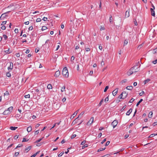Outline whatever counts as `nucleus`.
Listing matches in <instances>:
<instances>
[{"instance_id":"1","label":"nucleus","mask_w":157,"mask_h":157,"mask_svg":"<svg viewBox=\"0 0 157 157\" xmlns=\"http://www.w3.org/2000/svg\"><path fill=\"white\" fill-rule=\"evenodd\" d=\"M135 67L136 66H134L133 67L131 68L129 70V71L127 72V75H130L132 74L133 73L136 72L140 70V69H138V68H137L135 70V71H133V70Z\"/></svg>"},{"instance_id":"2","label":"nucleus","mask_w":157,"mask_h":157,"mask_svg":"<svg viewBox=\"0 0 157 157\" xmlns=\"http://www.w3.org/2000/svg\"><path fill=\"white\" fill-rule=\"evenodd\" d=\"M62 75L65 77L68 78V72L67 68V67H64L62 71Z\"/></svg>"},{"instance_id":"3","label":"nucleus","mask_w":157,"mask_h":157,"mask_svg":"<svg viewBox=\"0 0 157 157\" xmlns=\"http://www.w3.org/2000/svg\"><path fill=\"white\" fill-rule=\"evenodd\" d=\"M13 109V107L11 106L8 108L7 110H5L3 113V114L4 115H7L10 114L11 112Z\"/></svg>"},{"instance_id":"4","label":"nucleus","mask_w":157,"mask_h":157,"mask_svg":"<svg viewBox=\"0 0 157 157\" xmlns=\"http://www.w3.org/2000/svg\"><path fill=\"white\" fill-rule=\"evenodd\" d=\"M84 112H82L78 116V117H77L76 119H75L74 121L72 122L73 123H74V124H75V123H76V121L77 119L79 120L80 119L82 116L84 114Z\"/></svg>"},{"instance_id":"5","label":"nucleus","mask_w":157,"mask_h":157,"mask_svg":"<svg viewBox=\"0 0 157 157\" xmlns=\"http://www.w3.org/2000/svg\"><path fill=\"white\" fill-rule=\"evenodd\" d=\"M10 12V11H8L6 13H4L2 14L0 17V19L1 20H3L4 18L7 16V15L6 14L9 13Z\"/></svg>"},{"instance_id":"6","label":"nucleus","mask_w":157,"mask_h":157,"mask_svg":"<svg viewBox=\"0 0 157 157\" xmlns=\"http://www.w3.org/2000/svg\"><path fill=\"white\" fill-rule=\"evenodd\" d=\"M118 122L117 120H115L112 123L111 125L113 126V128H114L117 125Z\"/></svg>"},{"instance_id":"7","label":"nucleus","mask_w":157,"mask_h":157,"mask_svg":"<svg viewBox=\"0 0 157 157\" xmlns=\"http://www.w3.org/2000/svg\"><path fill=\"white\" fill-rule=\"evenodd\" d=\"M13 63L12 62H10V65L8 67V70L9 71H10L13 69Z\"/></svg>"},{"instance_id":"8","label":"nucleus","mask_w":157,"mask_h":157,"mask_svg":"<svg viewBox=\"0 0 157 157\" xmlns=\"http://www.w3.org/2000/svg\"><path fill=\"white\" fill-rule=\"evenodd\" d=\"M130 11V9L129 8L126 11L125 15V18H127L129 16Z\"/></svg>"},{"instance_id":"9","label":"nucleus","mask_w":157,"mask_h":157,"mask_svg":"<svg viewBox=\"0 0 157 157\" xmlns=\"http://www.w3.org/2000/svg\"><path fill=\"white\" fill-rule=\"evenodd\" d=\"M94 117H91L90 119V120L88 122L87 124L88 125H90L93 123L94 121Z\"/></svg>"},{"instance_id":"10","label":"nucleus","mask_w":157,"mask_h":157,"mask_svg":"<svg viewBox=\"0 0 157 157\" xmlns=\"http://www.w3.org/2000/svg\"><path fill=\"white\" fill-rule=\"evenodd\" d=\"M118 91V88H117L115 89L112 92V94L114 96H115L117 93Z\"/></svg>"},{"instance_id":"11","label":"nucleus","mask_w":157,"mask_h":157,"mask_svg":"<svg viewBox=\"0 0 157 157\" xmlns=\"http://www.w3.org/2000/svg\"><path fill=\"white\" fill-rule=\"evenodd\" d=\"M150 10L151 11V15L155 17V13L154 11V9L151 8L150 9Z\"/></svg>"},{"instance_id":"12","label":"nucleus","mask_w":157,"mask_h":157,"mask_svg":"<svg viewBox=\"0 0 157 157\" xmlns=\"http://www.w3.org/2000/svg\"><path fill=\"white\" fill-rule=\"evenodd\" d=\"M60 75V71L59 70H58L56 71L55 74V76L56 77H58L59 75Z\"/></svg>"},{"instance_id":"13","label":"nucleus","mask_w":157,"mask_h":157,"mask_svg":"<svg viewBox=\"0 0 157 157\" xmlns=\"http://www.w3.org/2000/svg\"><path fill=\"white\" fill-rule=\"evenodd\" d=\"M122 93L123 94V99H124L128 95V93H127L125 91H123L122 92Z\"/></svg>"},{"instance_id":"14","label":"nucleus","mask_w":157,"mask_h":157,"mask_svg":"<svg viewBox=\"0 0 157 157\" xmlns=\"http://www.w3.org/2000/svg\"><path fill=\"white\" fill-rule=\"evenodd\" d=\"M132 109H130L126 113V115L128 116L132 112Z\"/></svg>"},{"instance_id":"15","label":"nucleus","mask_w":157,"mask_h":157,"mask_svg":"<svg viewBox=\"0 0 157 157\" xmlns=\"http://www.w3.org/2000/svg\"><path fill=\"white\" fill-rule=\"evenodd\" d=\"M139 66V67H138V68H139L141 66V64L140 63V61H138L136 63L135 65L134 66H136H136ZM138 69H139L138 68Z\"/></svg>"},{"instance_id":"16","label":"nucleus","mask_w":157,"mask_h":157,"mask_svg":"<svg viewBox=\"0 0 157 157\" xmlns=\"http://www.w3.org/2000/svg\"><path fill=\"white\" fill-rule=\"evenodd\" d=\"M126 89L129 90H132L133 89V87L132 86H130L126 87Z\"/></svg>"},{"instance_id":"17","label":"nucleus","mask_w":157,"mask_h":157,"mask_svg":"<svg viewBox=\"0 0 157 157\" xmlns=\"http://www.w3.org/2000/svg\"><path fill=\"white\" fill-rule=\"evenodd\" d=\"M78 111H79V110H78L76 111L74 113V114L71 116V117L74 118V117L76 115V114H77V113L78 112Z\"/></svg>"},{"instance_id":"18","label":"nucleus","mask_w":157,"mask_h":157,"mask_svg":"<svg viewBox=\"0 0 157 157\" xmlns=\"http://www.w3.org/2000/svg\"><path fill=\"white\" fill-rule=\"evenodd\" d=\"M32 148L31 146H30L28 147H26L25 149V151H27L26 152H27L29 150H30Z\"/></svg>"},{"instance_id":"19","label":"nucleus","mask_w":157,"mask_h":157,"mask_svg":"<svg viewBox=\"0 0 157 157\" xmlns=\"http://www.w3.org/2000/svg\"><path fill=\"white\" fill-rule=\"evenodd\" d=\"M32 130V127L31 126H29L27 128V130L28 132H31Z\"/></svg>"},{"instance_id":"20","label":"nucleus","mask_w":157,"mask_h":157,"mask_svg":"<svg viewBox=\"0 0 157 157\" xmlns=\"http://www.w3.org/2000/svg\"><path fill=\"white\" fill-rule=\"evenodd\" d=\"M127 81V79H124L120 82V84H122L123 83L126 82Z\"/></svg>"},{"instance_id":"21","label":"nucleus","mask_w":157,"mask_h":157,"mask_svg":"<svg viewBox=\"0 0 157 157\" xmlns=\"http://www.w3.org/2000/svg\"><path fill=\"white\" fill-rule=\"evenodd\" d=\"M17 128V127H14L13 126H11L10 128L12 130H15Z\"/></svg>"},{"instance_id":"22","label":"nucleus","mask_w":157,"mask_h":157,"mask_svg":"<svg viewBox=\"0 0 157 157\" xmlns=\"http://www.w3.org/2000/svg\"><path fill=\"white\" fill-rule=\"evenodd\" d=\"M143 101L142 99H141L137 103L136 105V106H138L139 104Z\"/></svg>"},{"instance_id":"23","label":"nucleus","mask_w":157,"mask_h":157,"mask_svg":"<svg viewBox=\"0 0 157 157\" xmlns=\"http://www.w3.org/2000/svg\"><path fill=\"white\" fill-rule=\"evenodd\" d=\"M47 88L49 89H52V85L50 84H49L47 86Z\"/></svg>"},{"instance_id":"24","label":"nucleus","mask_w":157,"mask_h":157,"mask_svg":"<svg viewBox=\"0 0 157 157\" xmlns=\"http://www.w3.org/2000/svg\"><path fill=\"white\" fill-rule=\"evenodd\" d=\"M105 149V147L104 148H100L98 150V151L99 152L102 151H103Z\"/></svg>"},{"instance_id":"25","label":"nucleus","mask_w":157,"mask_h":157,"mask_svg":"<svg viewBox=\"0 0 157 157\" xmlns=\"http://www.w3.org/2000/svg\"><path fill=\"white\" fill-rule=\"evenodd\" d=\"M109 22L110 23H113V18H112V16L111 15L110 16V17H109Z\"/></svg>"},{"instance_id":"26","label":"nucleus","mask_w":157,"mask_h":157,"mask_svg":"<svg viewBox=\"0 0 157 157\" xmlns=\"http://www.w3.org/2000/svg\"><path fill=\"white\" fill-rule=\"evenodd\" d=\"M10 71L7 72L6 74V75L7 77H10L11 76V74L10 73Z\"/></svg>"},{"instance_id":"27","label":"nucleus","mask_w":157,"mask_h":157,"mask_svg":"<svg viewBox=\"0 0 157 157\" xmlns=\"http://www.w3.org/2000/svg\"><path fill=\"white\" fill-rule=\"evenodd\" d=\"M153 113L152 112H150L149 114V118H151L152 117V115Z\"/></svg>"},{"instance_id":"28","label":"nucleus","mask_w":157,"mask_h":157,"mask_svg":"<svg viewBox=\"0 0 157 157\" xmlns=\"http://www.w3.org/2000/svg\"><path fill=\"white\" fill-rule=\"evenodd\" d=\"M47 29V28L46 26H43L42 27V28H41V30L42 31L44 30Z\"/></svg>"},{"instance_id":"29","label":"nucleus","mask_w":157,"mask_h":157,"mask_svg":"<svg viewBox=\"0 0 157 157\" xmlns=\"http://www.w3.org/2000/svg\"><path fill=\"white\" fill-rule=\"evenodd\" d=\"M104 101V99H102L100 102H99V103L98 104V106H101V104L103 102V101Z\"/></svg>"},{"instance_id":"30","label":"nucleus","mask_w":157,"mask_h":157,"mask_svg":"<svg viewBox=\"0 0 157 157\" xmlns=\"http://www.w3.org/2000/svg\"><path fill=\"white\" fill-rule=\"evenodd\" d=\"M128 43V41L127 40H125L124 41V46L126 45Z\"/></svg>"},{"instance_id":"31","label":"nucleus","mask_w":157,"mask_h":157,"mask_svg":"<svg viewBox=\"0 0 157 157\" xmlns=\"http://www.w3.org/2000/svg\"><path fill=\"white\" fill-rule=\"evenodd\" d=\"M40 90L38 89H36L35 90V94L38 95L39 94V92Z\"/></svg>"},{"instance_id":"32","label":"nucleus","mask_w":157,"mask_h":157,"mask_svg":"<svg viewBox=\"0 0 157 157\" xmlns=\"http://www.w3.org/2000/svg\"><path fill=\"white\" fill-rule=\"evenodd\" d=\"M65 86H63V87H62L61 89V91L62 92H63L65 90Z\"/></svg>"},{"instance_id":"33","label":"nucleus","mask_w":157,"mask_h":157,"mask_svg":"<svg viewBox=\"0 0 157 157\" xmlns=\"http://www.w3.org/2000/svg\"><path fill=\"white\" fill-rule=\"evenodd\" d=\"M44 137H43L42 138H40V139H39L38 140L36 141L35 143H38L39 142H40V141H41V140Z\"/></svg>"},{"instance_id":"34","label":"nucleus","mask_w":157,"mask_h":157,"mask_svg":"<svg viewBox=\"0 0 157 157\" xmlns=\"http://www.w3.org/2000/svg\"><path fill=\"white\" fill-rule=\"evenodd\" d=\"M49 43H50V40H47L45 42V44H48V47H49Z\"/></svg>"},{"instance_id":"35","label":"nucleus","mask_w":157,"mask_h":157,"mask_svg":"<svg viewBox=\"0 0 157 157\" xmlns=\"http://www.w3.org/2000/svg\"><path fill=\"white\" fill-rule=\"evenodd\" d=\"M19 154V152H15V154H14L13 156L16 157Z\"/></svg>"},{"instance_id":"36","label":"nucleus","mask_w":157,"mask_h":157,"mask_svg":"<svg viewBox=\"0 0 157 157\" xmlns=\"http://www.w3.org/2000/svg\"><path fill=\"white\" fill-rule=\"evenodd\" d=\"M123 94L122 93H122L119 96V98H120V99H123Z\"/></svg>"},{"instance_id":"37","label":"nucleus","mask_w":157,"mask_h":157,"mask_svg":"<svg viewBox=\"0 0 157 157\" xmlns=\"http://www.w3.org/2000/svg\"><path fill=\"white\" fill-rule=\"evenodd\" d=\"M150 81V79H147L145 80L144 81V84H145L147 83L148 82H149Z\"/></svg>"},{"instance_id":"38","label":"nucleus","mask_w":157,"mask_h":157,"mask_svg":"<svg viewBox=\"0 0 157 157\" xmlns=\"http://www.w3.org/2000/svg\"><path fill=\"white\" fill-rule=\"evenodd\" d=\"M109 101V96L107 97L105 99V102L106 103L107 102Z\"/></svg>"},{"instance_id":"39","label":"nucleus","mask_w":157,"mask_h":157,"mask_svg":"<svg viewBox=\"0 0 157 157\" xmlns=\"http://www.w3.org/2000/svg\"><path fill=\"white\" fill-rule=\"evenodd\" d=\"M109 88V86H106L105 87V89L104 90V92H105Z\"/></svg>"},{"instance_id":"40","label":"nucleus","mask_w":157,"mask_h":157,"mask_svg":"<svg viewBox=\"0 0 157 157\" xmlns=\"http://www.w3.org/2000/svg\"><path fill=\"white\" fill-rule=\"evenodd\" d=\"M3 37L4 38L5 40H6L8 38L7 36L5 34L3 35Z\"/></svg>"},{"instance_id":"41","label":"nucleus","mask_w":157,"mask_h":157,"mask_svg":"<svg viewBox=\"0 0 157 157\" xmlns=\"http://www.w3.org/2000/svg\"><path fill=\"white\" fill-rule=\"evenodd\" d=\"M88 144H86L84 145H83L82 147V149H83L85 147H88Z\"/></svg>"},{"instance_id":"42","label":"nucleus","mask_w":157,"mask_h":157,"mask_svg":"<svg viewBox=\"0 0 157 157\" xmlns=\"http://www.w3.org/2000/svg\"><path fill=\"white\" fill-rule=\"evenodd\" d=\"M63 154H64V152L63 151L62 152H61V153H60V154H59L58 155V157L61 156L63 155Z\"/></svg>"},{"instance_id":"43","label":"nucleus","mask_w":157,"mask_h":157,"mask_svg":"<svg viewBox=\"0 0 157 157\" xmlns=\"http://www.w3.org/2000/svg\"><path fill=\"white\" fill-rule=\"evenodd\" d=\"M101 65L102 67L104 66L105 65V63L103 60H102V61H101Z\"/></svg>"},{"instance_id":"44","label":"nucleus","mask_w":157,"mask_h":157,"mask_svg":"<svg viewBox=\"0 0 157 157\" xmlns=\"http://www.w3.org/2000/svg\"><path fill=\"white\" fill-rule=\"evenodd\" d=\"M25 97L26 98H30V95L29 94L25 95Z\"/></svg>"},{"instance_id":"45","label":"nucleus","mask_w":157,"mask_h":157,"mask_svg":"<svg viewBox=\"0 0 157 157\" xmlns=\"http://www.w3.org/2000/svg\"><path fill=\"white\" fill-rule=\"evenodd\" d=\"M22 144H19L17 147L16 148L20 147L22 146Z\"/></svg>"},{"instance_id":"46","label":"nucleus","mask_w":157,"mask_h":157,"mask_svg":"<svg viewBox=\"0 0 157 157\" xmlns=\"http://www.w3.org/2000/svg\"><path fill=\"white\" fill-rule=\"evenodd\" d=\"M76 134H73L71 136V139H73L75 138L76 136Z\"/></svg>"},{"instance_id":"47","label":"nucleus","mask_w":157,"mask_h":157,"mask_svg":"<svg viewBox=\"0 0 157 157\" xmlns=\"http://www.w3.org/2000/svg\"><path fill=\"white\" fill-rule=\"evenodd\" d=\"M155 135H155L154 134H152L148 137V138H149L151 137H152L154 136Z\"/></svg>"},{"instance_id":"48","label":"nucleus","mask_w":157,"mask_h":157,"mask_svg":"<svg viewBox=\"0 0 157 157\" xmlns=\"http://www.w3.org/2000/svg\"><path fill=\"white\" fill-rule=\"evenodd\" d=\"M39 130L36 131H35L34 133V135H36L38 134L39 133Z\"/></svg>"},{"instance_id":"49","label":"nucleus","mask_w":157,"mask_h":157,"mask_svg":"<svg viewBox=\"0 0 157 157\" xmlns=\"http://www.w3.org/2000/svg\"><path fill=\"white\" fill-rule=\"evenodd\" d=\"M1 28L2 30H5L6 29V27L5 26L3 25V26L1 27Z\"/></svg>"},{"instance_id":"50","label":"nucleus","mask_w":157,"mask_h":157,"mask_svg":"<svg viewBox=\"0 0 157 157\" xmlns=\"http://www.w3.org/2000/svg\"><path fill=\"white\" fill-rule=\"evenodd\" d=\"M134 99H133V98H132L129 101V102H130V103H132V102H133L134 101Z\"/></svg>"},{"instance_id":"51","label":"nucleus","mask_w":157,"mask_h":157,"mask_svg":"<svg viewBox=\"0 0 157 157\" xmlns=\"http://www.w3.org/2000/svg\"><path fill=\"white\" fill-rule=\"evenodd\" d=\"M41 21V19L40 18H37L36 20V22H39Z\"/></svg>"},{"instance_id":"52","label":"nucleus","mask_w":157,"mask_h":157,"mask_svg":"<svg viewBox=\"0 0 157 157\" xmlns=\"http://www.w3.org/2000/svg\"><path fill=\"white\" fill-rule=\"evenodd\" d=\"M39 50V48H36L35 50V52L36 53H37L38 52Z\"/></svg>"},{"instance_id":"53","label":"nucleus","mask_w":157,"mask_h":157,"mask_svg":"<svg viewBox=\"0 0 157 157\" xmlns=\"http://www.w3.org/2000/svg\"><path fill=\"white\" fill-rule=\"evenodd\" d=\"M126 106L125 105V106H124L121 109V111H123L124 109L126 108Z\"/></svg>"},{"instance_id":"54","label":"nucleus","mask_w":157,"mask_h":157,"mask_svg":"<svg viewBox=\"0 0 157 157\" xmlns=\"http://www.w3.org/2000/svg\"><path fill=\"white\" fill-rule=\"evenodd\" d=\"M14 32H15V33H18V29H16L15 30H14Z\"/></svg>"},{"instance_id":"55","label":"nucleus","mask_w":157,"mask_h":157,"mask_svg":"<svg viewBox=\"0 0 157 157\" xmlns=\"http://www.w3.org/2000/svg\"><path fill=\"white\" fill-rule=\"evenodd\" d=\"M6 21H3L1 24V25H5L6 24Z\"/></svg>"},{"instance_id":"56","label":"nucleus","mask_w":157,"mask_h":157,"mask_svg":"<svg viewBox=\"0 0 157 157\" xmlns=\"http://www.w3.org/2000/svg\"><path fill=\"white\" fill-rule=\"evenodd\" d=\"M86 142V141L85 140H84L83 141H82V143H81V144L82 145H83L85 144V143Z\"/></svg>"},{"instance_id":"57","label":"nucleus","mask_w":157,"mask_h":157,"mask_svg":"<svg viewBox=\"0 0 157 157\" xmlns=\"http://www.w3.org/2000/svg\"><path fill=\"white\" fill-rule=\"evenodd\" d=\"M144 92L143 91H142L141 92L139 93L140 96H141L144 93Z\"/></svg>"},{"instance_id":"58","label":"nucleus","mask_w":157,"mask_h":157,"mask_svg":"<svg viewBox=\"0 0 157 157\" xmlns=\"http://www.w3.org/2000/svg\"><path fill=\"white\" fill-rule=\"evenodd\" d=\"M152 63L154 64H155L157 63V59H156L155 60L153 61Z\"/></svg>"},{"instance_id":"59","label":"nucleus","mask_w":157,"mask_h":157,"mask_svg":"<svg viewBox=\"0 0 157 157\" xmlns=\"http://www.w3.org/2000/svg\"><path fill=\"white\" fill-rule=\"evenodd\" d=\"M9 94V92L8 91H6V92L4 93V95H8Z\"/></svg>"},{"instance_id":"60","label":"nucleus","mask_w":157,"mask_h":157,"mask_svg":"<svg viewBox=\"0 0 157 157\" xmlns=\"http://www.w3.org/2000/svg\"><path fill=\"white\" fill-rule=\"evenodd\" d=\"M85 50L86 52H89L90 51V49L89 48H86Z\"/></svg>"},{"instance_id":"61","label":"nucleus","mask_w":157,"mask_h":157,"mask_svg":"<svg viewBox=\"0 0 157 157\" xmlns=\"http://www.w3.org/2000/svg\"><path fill=\"white\" fill-rule=\"evenodd\" d=\"M93 71H90L89 74V75H92L93 74Z\"/></svg>"},{"instance_id":"62","label":"nucleus","mask_w":157,"mask_h":157,"mask_svg":"<svg viewBox=\"0 0 157 157\" xmlns=\"http://www.w3.org/2000/svg\"><path fill=\"white\" fill-rule=\"evenodd\" d=\"M106 141V139H104L101 142V144H103Z\"/></svg>"},{"instance_id":"63","label":"nucleus","mask_w":157,"mask_h":157,"mask_svg":"<svg viewBox=\"0 0 157 157\" xmlns=\"http://www.w3.org/2000/svg\"><path fill=\"white\" fill-rule=\"evenodd\" d=\"M33 29V27L32 26H30L29 28V30H32Z\"/></svg>"},{"instance_id":"64","label":"nucleus","mask_w":157,"mask_h":157,"mask_svg":"<svg viewBox=\"0 0 157 157\" xmlns=\"http://www.w3.org/2000/svg\"><path fill=\"white\" fill-rule=\"evenodd\" d=\"M156 125H157V122H155L153 124V126H155Z\"/></svg>"}]
</instances>
